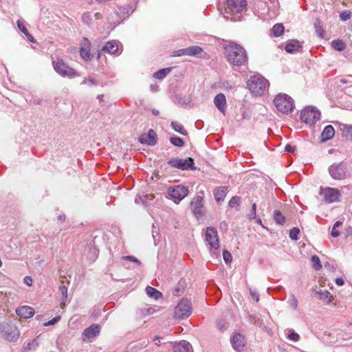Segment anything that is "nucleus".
Instances as JSON below:
<instances>
[{
  "label": "nucleus",
  "instance_id": "nucleus-1",
  "mask_svg": "<svg viewBox=\"0 0 352 352\" xmlns=\"http://www.w3.org/2000/svg\"><path fill=\"white\" fill-rule=\"evenodd\" d=\"M225 51L228 61L233 66H241L246 63V52L241 45H226Z\"/></svg>",
  "mask_w": 352,
  "mask_h": 352
},
{
  "label": "nucleus",
  "instance_id": "nucleus-2",
  "mask_svg": "<svg viewBox=\"0 0 352 352\" xmlns=\"http://www.w3.org/2000/svg\"><path fill=\"white\" fill-rule=\"evenodd\" d=\"M269 85L268 80L260 74L253 75L248 80V86L250 90L256 95H263Z\"/></svg>",
  "mask_w": 352,
  "mask_h": 352
},
{
  "label": "nucleus",
  "instance_id": "nucleus-3",
  "mask_svg": "<svg viewBox=\"0 0 352 352\" xmlns=\"http://www.w3.org/2000/svg\"><path fill=\"white\" fill-rule=\"evenodd\" d=\"M246 0H227L226 13L232 15L231 20L237 21L241 20V16L237 14H241L246 10Z\"/></svg>",
  "mask_w": 352,
  "mask_h": 352
},
{
  "label": "nucleus",
  "instance_id": "nucleus-4",
  "mask_svg": "<svg viewBox=\"0 0 352 352\" xmlns=\"http://www.w3.org/2000/svg\"><path fill=\"white\" fill-rule=\"evenodd\" d=\"M277 110L284 114L291 113L294 107L292 98L287 94H279L274 100Z\"/></svg>",
  "mask_w": 352,
  "mask_h": 352
},
{
  "label": "nucleus",
  "instance_id": "nucleus-5",
  "mask_svg": "<svg viewBox=\"0 0 352 352\" xmlns=\"http://www.w3.org/2000/svg\"><path fill=\"white\" fill-rule=\"evenodd\" d=\"M328 170L331 177L336 180H343L349 176L348 166L343 162L331 164Z\"/></svg>",
  "mask_w": 352,
  "mask_h": 352
},
{
  "label": "nucleus",
  "instance_id": "nucleus-6",
  "mask_svg": "<svg viewBox=\"0 0 352 352\" xmlns=\"http://www.w3.org/2000/svg\"><path fill=\"white\" fill-rule=\"evenodd\" d=\"M52 64L54 70L63 77L72 78L79 76L74 69L70 67L60 58H57L56 60L52 58Z\"/></svg>",
  "mask_w": 352,
  "mask_h": 352
},
{
  "label": "nucleus",
  "instance_id": "nucleus-7",
  "mask_svg": "<svg viewBox=\"0 0 352 352\" xmlns=\"http://www.w3.org/2000/svg\"><path fill=\"white\" fill-rule=\"evenodd\" d=\"M0 332L2 336L10 342H16L20 335L17 327L8 322L0 324Z\"/></svg>",
  "mask_w": 352,
  "mask_h": 352
},
{
  "label": "nucleus",
  "instance_id": "nucleus-8",
  "mask_svg": "<svg viewBox=\"0 0 352 352\" xmlns=\"http://www.w3.org/2000/svg\"><path fill=\"white\" fill-rule=\"evenodd\" d=\"M300 118L306 124L312 125L320 120V112L314 107H307L301 111Z\"/></svg>",
  "mask_w": 352,
  "mask_h": 352
},
{
  "label": "nucleus",
  "instance_id": "nucleus-9",
  "mask_svg": "<svg viewBox=\"0 0 352 352\" xmlns=\"http://www.w3.org/2000/svg\"><path fill=\"white\" fill-rule=\"evenodd\" d=\"M167 164L173 168H178L182 170H195L194 160L191 157L187 159H181L174 157L169 160Z\"/></svg>",
  "mask_w": 352,
  "mask_h": 352
},
{
  "label": "nucleus",
  "instance_id": "nucleus-10",
  "mask_svg": "<svg viewBox=\"0 0 352 352\" xmlns=\"http://www.w3.org/2000/svg\"><path fill=\"white\" fill-rule=\"evenodd\" d=\"M191 302L188 299H182L177 304L175 309V317L184 319L191 314Z\"/></svg>",
  "mask_w": 352,
  "mask_h": 352
},
{
  "label": "nucleus",
  "instance_id": "nucleus-11",
  "mask_svg": "<svg viewBox=\"0 0 352 352\" xmlns=\"http://www.w3.org/2000/svg\"><path fill=\"white\" fill-rule=\"evenodd\" d=\"M205 240L212 248L217 250L219 248V235L216 228L213 227L206 228Z\"/></svg>",
  "mask_w": 352,
  "mask_h": 352
},
{
  "label": "nucleus",
  "instance_id": "nucleus-12",
  "mask_svg": "<svg viewBox=\"0 0 352 352\" xmlns=\"http://www.w3.org/2000/svg\"><path fill=\"white\" fill-rule=\"evenodd\" d=\"M168 192L173 201L177 203L187 196L188 190L186 187L179 185L170 187L168 190Z\"/></svg>",
  "mask_w": 352,
  "mask_h": 352
},
{
  "label": "nucleus",
  "instance_id": "nucleus-13",
  "mask_svg": "<svg viewBox=\"0 0 352 352\" xmlns=\"http://www.w3.org/2000/svg\"><path fill=\"white\" fill-rule=\"evenodd\" d=\"M100 331V326L98 324H93L82 331L81 336L82 340L85 342H91L99 336Z\"/></svg>",
  "mask_w": 352,
  "mask_h": 352
},
{
  "label": "nucleus",
  "instance_id": "nucleus-14",
  "mask_svg": "<svg viewBox=\"0 0 352 352\" xmlns=\"http://www.w3.org/2000/svg\"><path fill=\"white\" fill-rule=\"evenodd\" d=\"M321 195L327 202L332 203L338 200L340 192L337 188L327 187L322 190Z\"/></svg>",
  "mask_w": 352,
  "mask_h": 352
},
{
  "label": "nucleus",
  "instance_id": "nucleus-15",
  "mask_svg": "<svg viewBox=\"0 0 352 352\" xmlns=\"http://www.w3.org/2000/svg\"><path fill=\"white\" fill-rule=\"evenodd\" d=\"M203 52L202 49L198 45H193L185 49L179 50L173 52V56H199Z\"/></svg>",
  "mask_w": 352,
  "mask_h": 352
},
{
  "label": "nucleus",
  "instance_id": "nucleus-16",
  "mask_svg": "<svg viewBox=\"0 0 352 352\" xmlns=\"http://www.w3.org/2000/svg\"><path fill=\"white\" fill-rule=\"evenodd\" d=\"M191 209L195 216L199 219L204 214L203 198L200 196L195 197L191 201Z\"/></svg>",
  "mask_w": 352,
  "mask_h": 352
},
{
  "label": "nucleus",
  "instance_id": "nucleus-17",
  "mask_svg": "<svg viewBox=\"0 0 352 352\" xmlns=\"http://www.w3.org/2000/svg\"><path fill=\"white\" fill-rule=\"evenodd\" d=\"M233 348L238 352H241L245 346V337L241 333H236L231 339Z\"/></svg>",
  "mask_w": 352,
  "mask_h": 352
},
{
  "label": "nucleus",
  "instance_id": "nucleus-18",
  "mask_svg": "<svg viewBox=\"0 0 352 352\" xmlns=\"http://www.w3.org/2000/svg\"><path fill=\"white\" fill-rule=\"evenodd\" d=\"M156 133L153 129H150L147 134H142L139 138V141L142 144L149 146H154L156 144Z\"/></svg>",
  "mask_w": 352,
  "mask_h": 352
},
{
  "label": "nucleus",
  "instance_id": "nucleus-19",
  "mask_svg": "<svg viewBox=\"0 0 352 352\" xmlns=\"http://www.w3.org/2000/svg\"><path fill=\"white\" fill-rule=\"evenodd\" d=\"M215 107L223 114H226V99L223 94H218L214 98Z\"/></svg>",
  "mask_w": 352,
  "mask_h": 352
},
{
  "label": "nucleus",
  "instance_id": "nucleus-20",
  "mask_svg": "<svg viewBox=\"0 0 352 352\" xmlns=\"http://www.w3.org/2000/svg\"><path fill=\"white\" fill-rule=\"evenodd\" d=\"M173 349V352H193L191 344L186 340L175 343Z\"/></svg>",
  "mask_w": 352,
  "mask_h": 352
},
{
  "label": "nucleus",
  "instance_id": "nucleus-21",
  "mask_svg": "<svg viewBox=\"0 0 352 352\" xmlns=\"http://www.w3.org/2000/svg\"><path fill=\"white\" fill-rule=\"evenodd\" d=\"M16 314L24 318H29L34 314V310L29 306H22L16 310Z\"/></svg>",
  "mask_w": 352,
  "mask_h": 352
},
{
  "label": "nucleus",
  "instance_id": "nucleus-22",
  "mask_svg": "<svg viewBox=\"0 0 352 352\" xmlns=\"http://www.w3.org/2000/svg\"><path fill=\"white\" fill-rule=\"evenodd\" d=\"M335 135V130L333 126L327 125L324 127L321 133V141L327 142L333 138Z\"/></svg>",
  "mask_w": 352,
  "mask_h": 352
},
{
  "label": "nucleus",
  "instance_id": "nucleus-23",
  "mask_svg": "<svg viewBox=\"0 0 352 352\" xmlns=\"http://www.w3.org/2000/svg\"><path fill=\"white\" fill-rule=\"evenodd\" d=\"M340 130L343 137L352 141V125L345 124H340Z\"/></svg>",
  "mask_w": 352,
  "mask_h": 352
},
{
  "label": "nucleus",
  "instance_id": "nucleus-24",
  "mask_svg": "<svg viewBox=\"0 0 352 352\" xmlns=\"http://www.w3.org/2000/svg\"><path fill=\"white\" fill-rule=\"evenodd\" d=\"M227 194V188L226 186H220L217 188L214 191L215 199L217 201H223Z\"/></svg>",
  "mask_w": 352,
  "mask_h": 352
},
{
  "label": "nucleus",
  "instance_id": "nucleus-25",
  "mask_svg": "<svg viewBox=\"0 0 352 352\" xmlns=\"http://www.w3.org/2000/svg\"><path fill=\"white\" fill-rule=\"evenodd\" d=\"M147 295L155 300H158L162 296V293L154 287L147 286L146 288Z\"/></svg>",
  "mask_w": 352,
  "mask_h": 352
},
{
  "label": "nucleus",
  "instance_id": "nucleus-26",
  "mask_svg": "<svg viewBox=\"0 0 352 352\" xmlns=\"http://www.w3.org/2000/svg\"><path fill=\"white\" fill-rule=\"evenodd\" d=\"M318 297L320 300L329 303L332 301L333 297L331 295L330 292L326 289H320L318 292Z\"/></svg>",
  "mask_w": 352,
  "mask_h": 352
},
{
  "label": "nucleus",
  "instance_id": "nucleus-27",
  "mask_svg": "<svg viewBox=\"0 0 352 352\" xmlns=\"http://www.w3.org/2000/svg\"><path fill=\"white\" fill-rule=\"evenodd\" d=\"M80 54L85 60H90L93 58V55L90 52L89 45H84L80 50Z\"/></svg>",
  "mask_w": 352,
  "mask_h": 352
},
{
  "label": "nucleus",
  "instance_id": "nucleus-28",
  "mask_svg": "<svg viewBox=\"0 0 352 352\" xmlns=\"http://www.w3.org/2000/svg\"><path fill=\"white\" fill-rule=\"evenodd\" d=\"M58 289L62 296V297H61V307L64 308V307L65 305V302L67 298V287L65 285H64L63 281H61V284L59 286Z\"/></svg>",
  "mask_w": 352,
  "mask_h": 352
},
{
  "label": "nucleus",
  "instance_id": "nucleus-29",
  "mask_svg": "<svg viewBox=\"0 0 352 352\" xmlns=\"http://www.w3.org/2000/svg\"><path fill=\"white\" fill-rule=\"evenodd\" d=\"M38 346V342L36 339H34L27 343L23 346V351L24 352H28L30 351H35Z\"/></svg>",
  "mask_w": 352,
  "mask_h": 352
},
{
  "label": "nucleus",
  "instance_id": "nucleus-30",
  "mask_svg": "<svg viewBox=\"0 0 352 352\" xmlns=\"http://www.w3.org/2000/svg\"><path fill=\"white\" fill-rule=\"evenodd\" d=\"M172 70V67H166L156 72L153 76L157 79L164 78Z\"/></svg>",
  "mask_w": 352,
  "mask_h": 352
},
{
  "label": "nucleus",
  "instance_id": "nucleus-31",
  "mask_svg": "<svg viewBox=\"0 0 352 352\" xmlns=\"http://www.w3.org/2000/svg\"><path fill=\"white\" fill-rule=\"evenodd\" d=\"M283 32L284 26L280 23L275 24L271 30V33L276 37L280 36Z\"/></svg>",
  "mask_w": 352,
  "mask_h": 352
},
{
  "label": "nucleus",
  "instance_id": "nucleus-32",
  "mask_svg": "<svg viewBox=\"0 0 352 352\" xmlns=\"http://www.w3.org/2000/svg\"><path fill=\"white\" fill-rule=\"evenodd\" d=\"M283 47H285V51L289 54L301 52L302 49V45H279V47L281 49Z\"/></svg>",
  "mask_w": 352,
  "mask_h": 352
},
{
  "label": "nucleus",
  "instance_id": "nucleus-33",
  "mask_svg": "<svg viewBox=\"0 0 352 352\" xmlns=\"http://www.w3.org/2000/svg\"><path fill=\"white\" fill-rule=\"evenodd\" d=\"M171 126L173 129L183 135H187V131L184 129L183 126L179 124L177 122H172Z\"/></svg>",
  "mask_w": 352,
  "mask_h": 352
},
{
  "label": "nucleus",
  "instance_id": "nucleus-34",
  "mask_svg": "<svg viewBox=\"0 0 352 352\" xmlns=\"http://www.w3.org/2000/svg\"><path fill=\"white\" fill-rule=\"evenodd\" d=\"M81 85H87L88 87L96 86L98 85V81L91 76H88L84 78L81 82Z\"/></svg>",
  "mask_w": 352,
  "mask_h": 352
},
{
  "label": "nucleus",
  "instance_id": "nucleus-35",
  "mask_svg": "<svg viewBox=\"0 0 352 352\" xmlns=\"http://www.w3.org/2000/svg\"><path fill=\"white\" fill-rule=\"evenodd\" d=\"M274 219L276 223L280 224V225L283 224L285 222V217L278 210H276L274 212Z\"/></svg>",
  "mask_w": 352,
  "mask_h": 352
},
{
  "label": "nucleus",
  "instance_id": "nucleus-36",
  "mask_svg": "<svg viewBox=\"0 0 352 352\" xmlns=\"http://www.w3.org/2000/svg\"><path fill=\"white\" fill-rule=\"evenodd\" d=\"M118 46L119 45H103L102 50L104 52L107 51L111 54H114L118 52L119 50Z\"/></svg>",
  "mask_w": 352,
  "mask_h": 352
},
{
  "label": "nucleus",
  "instance_id": "nucleus-37",
  "mask_svg": "<svg viewBox=\"0 0 352 352\" xmlns=\"http://www.w3.org/2000/svg\"><path fill=\"white\" fill-rule=\"evenodd\" d=\"M311 261L313 263V267L316 270H319L322 268V265L320 263V258L314 255L311 256Z\"/></svg>",
  "mask_w": 352,
  "mask_h": 352
},
{
  "label": "nucleus",
  "instance_id": "nucleus-38",
  "mask_svg": "<svg viewBox=\"0 0 352 352\" xmlns=\"http://www.w3.org/2000/svg\"><path fill=\"white\" fill-rule=\"evenodd\" d=\"M170 142L174 146H179V147H182L184 144V140L179 137H171L170 138Z\"/></svg>",
  "mask_w": 352,
  "mask_h": 352
},
{
  "label": "nucleus",
  "instance_id": "nucleus-39",
  "mask_svg": "<svg viewBox=\"0 0 352 352\" xmlns=\"http://www.w3.org/2000/svg\"><path fill=\"white\" fill-rule=\"evenodd\" d=\"M288 303L292 309L296 310L298 307V300L294 294H292L288 300Z\"/></svg>",
  "mask_w": 352,
  "mask_h": 352
},
{
  "label": "nucleus",
  "instance_id": "nucleus-40",
  "mask_svg": "<svg viewBox=\"0 0 352 352\" xmlns=\"http://www.w3.org/2000/svg\"><path fill=\"white\" fill-rule=\"evenodd\" d=\"M314 27L316 29V33L317 36H318L320 38H323L324 31L323 30L322 28L320 25V22L319 21L316 22L314 24Z\"/></svg>",
  "mask_w": 352,
  "mask_h": 352
},
{
  "label": "nucleus",
  "instance_id": "nucleus-41",
  "mask_svg": "<svg viewBox=\"0 0 352 352\" xmlns=\"http://www.w3.org/2000/svg\"><path fill=\"white\" fill-rule=\"evenodd\" d=\"M300 233V230L298 228H293L290 230L289 232V237L292 240H297L298 239V234Z\"/></svg>",
  "mask_w": 352,
  "mask_h": 352
},
{
  "label": "nucleus",
  "instance_id": "nucleus-42",
  "mask_svg": "<svg viewBox=\"0 0 352 352\" xmlns=\"http://www.w3.org/2000/svg\"><path fill=\"white\" fill-rule=\"evenodd\" d=\"M240 204V197H232L229 201L228 205L230 208H234Z\"/></svg>",
  "mask_w": 352,
  "mask_h": 352
},
{
  "label": "nucleus",
  "instance_id": "nucleus-43",
  "mask_svg": "<svg viewBox=\"0 0 352 352\" xmlns=\"http://www.w3.org/2000/svg\"><path fill=\"white\" fill-rule=\"evenodd\" d=\"M82 20L85 24H90L92 21V14L91 12H85L82 15Z\"/></svg>",
  "mask_w": 352,
  "mask_h": 352
},
{
  "label": "nucleus",
  "instance_id": "nucleus-44",
  "mask_svg": "<svg viewBox=\"0 0 352 352\" xmlns=\"http://www.w3.org/2000/svg\"><path fill=\"white\" fill-rule=\"evenodd\" d=\"M287 338L292 341L298 342L300 340V336L294 330H291L290 333L287 336Z\"/></svg>",
  "mask_w": 352,
  "mask_h": 352
},
{
  "label": "nucleus",
  "instance_id": "nucleus-45",
  "mask_svg": "<svg viewBox=\"0 0 352 352\" xmlns=\"http://www.w3.org/2000/svg\"><path fill=\"white\" fill-rule=\"evenodd\" d=\"M223 258L224 261L226 263H230L232 261V254L227 250H223Z\"/></svg>",
  "mask_w": 352,
  "mask_h": 352
},
{
  "label": "nucleus",
  "instance_id": "nucleus-46",
  "mask_svg": "<svg viewBox=\"0 0 352 352\" xmlns=\"http://www.w3.org/2000/svg\"><path fill=\"white\" fill-rule=\"evenodd\" d=\"M340 82L342 84H348L349 86H352V76H349L347 78H342L340 79Z\"/></svg>",
  "mask_w": 352,
  "mask_h": 352
},
{
  "label": "nucleus",
  "instance_id": "nucleus-47",
  "mask_svg": "<svg viewBox=\"0 0 352 352\" xmlns=\"http://www.w3.org/2000/svg\"><path fill=\"white\" fill-rule=\"evenodd\" d=\"M60 320V316H56L52 320H49L48 322H45L44 324V326L47 327L50 325H54V324L57 323Z\"/></svg>",
  "mask_w": 352,
  "mask_h": 352
},
{
  "label": "nucleus",
  "instance_id": "nucleus-48",
  "mask_svg": "<svg viewBox=\"0 0 352 352\" xmlns=\"http://www.w3.org/2000/svg\"><path fill=\"white\" fill-rule=\"evenodd\" d=\"M256 204L254 203L252 206V212L248 214V217L250 219H254L256 218Z\"/></svg>",
  "mask_w": 352,
  "mask_h": 352
},
{
  "label": "nucleus",
  "instance_id": "nucleus-49",
  "mask_svg": "<svg viewBox=\"0 0 352 352\" xmlns=\"http://www.w3.org/2000/svg\"><path fill=\"white\" fill-rule=\"evenodd\" d=\"M17 26H18V28L20 30V31H21L24 34L28 32L22 21H18Z\"/></svg>",
  "mask_w": 352,
  "mask_h": 352
},
{
  "label": "nucleus",
  "instance_id": "nucleus-50",
  "mask_svg": "<svg viewBox=\"0 0 352 352\" xmlns=\"http://www.w3.org/2000/svg\"><path fill=\"white\" fill-rule=\"evenodd\" d=\"M122 260H128V261H133V262H135V263H140V262L139 261V260L133 256H122Z\"/></svg>",
  "mask_w": 352,
  "mask_h": 352
},
{
  "label": "nucleus",
  "instance_id": "nucleus-51",
  "mask_svg": "<svg viewBox=\"0 0 352 352\" xmlns=\"http://www.w3.org/2000/svg\"><path fill=\"white\" fill-rule=\"evenodd\" d=\"M23 283L28 286H31L33 283V280L30 276H26L23 278Z\"/></svg>",
  "mask_w": 352,
  "mask_h": 352
},
{
  "label": "nucleus",
  "instance_id": "nucleus-52",
  "mask_svg": "<svg viewBox=\"0 0 352 352\" xmlns=\"http://www.w3.org/2000/svg\"><path fill=\"white\" fill-rule=\"evenodd\" d=\"M209 38H210L209 41L214 42L216 43H219L221 42H227L226 41H224L223 39H221V38H217V37L210 36Z\"/></svg>",
  "mask_w": 352,
  "mask_h": 352
},
{
  "label": "nucleus",
  "instance_id": "nucleus-53",
  "mask_svg": "<svg viewBox=\"0 0 352 352\" xmlns=\"http://www.w3.org/2000/svg\"><path fill=\"white\" fill-rule=\"evenodd\" d=\"M333 50L342 52L344 51L346 49V45H331Z\"/></svg>",
  "mask_w": 352,
  "mask_h": 352
},
{
  "label": "nucleus",
  "instance_id": "nucleus-54",
  "mask_svg": "<svg viewBox=\"0 0 352 352\" xmlns=\"http://www.w3.org/2000/svg\"><path fill=\"white\" fill-rule=\"evenodd\" d=\"M148 197H149L148 195H144L142 197L141 196H139L138 198L135 199V202L139 203L138 199H140V200H142V201L143 203H145L147 201V199H148Z\"/></svg>",
  "mask_w": 352,
  "mask_h": 352
},
{
  "label": "nucleus",
  "instance_id": "nucleus-55",
  "mask_svg": "<svg viewBox=\"0 0 352 352\" xmlns=\"http://www.w3.org/2000/svg\"><path fill=\"white\" fill-rule=\"evenodd\" d=\"M340 232L338 230H336V228H332V230H331V234L333 237H337L340 235Z\"/></svg>",
  "mask_w": 352,
  "mask_h": 352
},
{
  "label": "nucleus",
  "instance_id": "nucleus-56",
  "mask_svg": "<svg viewBox=\"0 0 352 352\" xmlns=\"http://www.w3.org/2000/svg\"><path fill=\"white\" fill-rule=\"evenodd\" d=\"M295 150V146H293L290 144H287L285 147V151L287 152H292Z\"/></svg>",
  "mask_w": 352,
  "mask_h": 352
},
{
  "label": "nucleus",
  "instance_id": "nucleus-57",
  "mask_svg": "<svg viewBox=\"0 0 352 352\" xmlns=\"http://www.w3.org/2000/svg\"><path fill=\"white\" fill-rule=\"evenodd\" d=\"M250 294L253 299H254L256 302L259 300V296L256 292H254L250 290Z\"/></svg>",
  "mask_w": 352,
  "mask_h": 352
},
{
  "label": "nucleus",
  "instance_id": "nucleus-58",
  "mask_svg": "<svg viewBox=\"0 0 352 352\" xmlns=\"http://www.w3.org/2000/svg\"><path fill=\"white\" fill-rule=\"evenodd\" d=\"M340 18L342 19V20H347L350 18V14H347L346 12H342L340 14Z\"/></svg>",
  "mask_w": 352,
  "mask_h": 352
},
{
  "label": "nucleus",
  "instance_id": "nucleus-59",
  "mask_svg": "<svg viewBox=\"0 0 352 352\" xmlns=\"http://www.w3.org/2000/svg\"><path fill=\"white\" fill-rule=\"evenodd\" d=\"M336 283L338 286H342L344 284V280L342 278H337L336 279Z\"/></svg>",
  "mask_w": 352,
  "mask_h": 352
},
{
  "label": "nucleus",
  "instance_id": "nucleus-60",
  "mask_svg": "<svg viewBox=\"0 0 352 352\" xmlns=\"http://www.w3.org/2000/svg\"><path fill=\"white\" fill-rule=\"evenodd\" d=\"M25 36L28 38V41L31 43H35V40L34 37L28 32L25 34Z\"/></svg>",
  "mask_w": 352,
  "mask_h": 352
},
{
  "label": "nucleus",
  "instance_id": "nucleus-61",
  "mask_svg": "<svg viewBox=\"0 0 352 352\" xmlns=\"http://www.w3.org/2000/svg\"><path fill=\"white\" fill-rule=\"evenodd\" d=\"M160 339H161V337H160V336H155L153 338V340L155 342V344L156 346H160Z\"/></svg>",
  "mask_w": 352,
  "mask_h": 352
},
{
  "label": "nucleus",
  "instance_id": "nucleus-62",
  "mask_svg": "<svg viewBox=\"0 0 352 352\" xmlns=\"http://www.w3.org/2000/svg\"><path fill=\"white\" fill-rule=\"evenodd\" d=\"M218 327L220 329H226V323L225 322H223L221 323V322H218Z\"/></svg>",
  "mask_w": 352,
  "mask_h": 352
},
{
  "label": "nucleus",
  "instance_id": "nucleus-63",
  "mask_svg": "<svg viewBox=\"0 0 352 352\" xmlns=\"http://www.w3.org/2000/svg\"><path fill=\"white\" fill-rule=\"evenodd\" d=\"M342 224V223L341 221H338L334 223L333 228H337L338 227L340 226Z\"/></svg>",
  "mask_w": 352,
  "mask_h": 352
},
{
  "label": "nucleus",
  "instance_id": "nucleus-64",
  "mask_svg": "<svg viewBox=\"0 0 352 352\" xmlns=\"http://www.w3.org/2000/svg\"><path fill=\"white\" fill-rule=\"evenodd\" d=\"M152 113H153V115H155V116H157V115L160 113L159 111H158V110H157V109H153L152 110Z\"/></svg>",
  "mask_w": 352,
  "mask_h": 352
}]
</instances>
